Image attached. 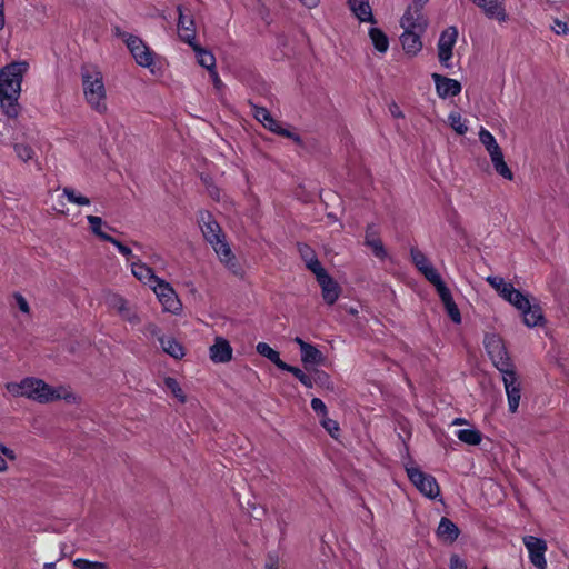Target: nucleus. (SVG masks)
Instances as JSON below:
<instances>
[{"instance_id":"obj_1","label":"nucleus","mask_w":569,"mask_h":569,"mask_svg":"<svg viewBox=\"0 0 569 569\" xmlns=\"http://www.w3.org/2000/svg\"><path fill=\"white\" fill-rule=\"evenodd\" d=\"M27 69V62H13L0 70V107L9 118H17L19 114L18 99Z\"/></svg>"},{"instance_id":"obj_2","label":"nucleus","mask_w":569,"mask_h":569,"mask_svg":"<svg viewBox=\"0 0 569 569\" xmlns=\"http://www.w3.org/2000/svg\"><path fill=\"white\" fill-rule=\"evenodd\" d=\"M199 226L207 242L210 243L220 261L234 274H241V268L237 263L229 243L226 240L220 224L208 211L200 212Z\"/></svg>"},{"instance_id":"obj_3","label":"nucleus","mask_w":569,"mask_h":569,"mask_svg":"<svg viewBox=\"0 0 569 569\" xmlns=\"http://www.w3.org/2000/svg\"><path fill=\"white\" fill-rule=\"evenodd\" d=\"M81 79L87 103L96 112L106 113L108 110L107 91L101 71L94 66H83Z\"/></svg>"},{"instance_id":"obj_4","label":"nucleus","mask_w":569,"mask_h":569,"mask_svg":"<svg viewBox=\"0 0 569 569\" xmlns=\"http://www.w3.org/2000/svg\"><path fill=\"white\" fill-rule=\"evenodd\" d=\"M483 345L493 366L499 372L515 368L500 336L486 333Z\"/></svg>"},{"instance_id":"obj_5","label":"nucleus","mask_w":569,"mask_h":569,"mask_svg":"<svg viewBox=\"0 0 569 569\" xmlns=\"http://www.w3.org/2000/svg\"><path fill=\"white\" fill-rule=\"evenodd\" d=\"M406 472L412 485L427 498L436 499L440 496L439 485L433 476L423 472L417 466H406Z\"/></svg>"},{"instance_id":"obj_6","label":"nucleus","mask_w":569,"mask_h":569,"mask_svg":"<svg viewBox=\"0 0 569 569\" xmlns=\"http://www.w3.org/2000/svg\"><path fill=\"white\" fill-rule=\"evenodd\" d=\"M508 400V409L511 413L517 412L521 399V382L516 369H509L500 372Z\"/></svg>"},{"instance_id":"obj_7","label":"nucleus","mask_w":569,"mask_h":569,"mask_svg":"<svg viewBox=\"0 0 569 569\" xmlns=\"http://www.w3.org/2000/svg\"><path fill=\"white\" fill-rule=\"evenodd\" d=\"M123 37L124 42L136 62L143 68H151L153 66L152 50L136 36L123 33Z\"/></svg>"},{"instance_id":"obj_8","label":"nucleus","mask_w":569,"mask_h":569,"mask_svg":"<svg viewBox=\"0 0 569 569\" xmlns=\"http://www.w3.org/2000/svg\"><path fill=\"white\" fill-rule=\"evenodd\" d=\"M458 30L456 27H448L445 29L438 40V59L439 62L449 68L451 66L450 60L452 57V50L457 42Z\"/></svg>"},{"instance_id":"obj_9","label":"nucleus","mask_w":569,"mask_h":569,"mask_svg":"<svg viewBox=\"0 0 569 569\" xmlns=\"http://www.w3.org/2000/svg\"><path fill=\"white\" fill-rule=\"evenodd\" d=\"M151 289L166 311L176 313L181 309V303L173 288L167 281L159 279Z\"/></svg>"},{"instance_id":"obj_10","label":"nucleus","mask_w":569,"mask_h":569,"mask_svg":"<svg viewBox=\"0 0 569 569\" xmlns=\"http://www.w3.org/2000/svg\"><path fill=\"white\" fill-rule=\"evenodd\" d=\"M522 541L528 550L531 563L538 569H546L547 560L545 553L547 551V542L535 536H525Z\"/></svg>"},{"instance_id":"obj_11","label":"nucleus","mask_w":569,"mask_h":569,"mask_svg":"<svg viewBox=\"0 0 569 569\" xmlns=\"http://www.w3.org/2000/svg\"><path fill=\"white\" fill-rule=\"evenodd\" d=\"M33 393V400H37L41 403H47L59 399H69L71 397V393L68 392V390L63 387L54 389L43 380L36 378Z\"/></svg>"},{"instance_id":"obj_12","label":"nucleus","mask_w":569,"mask_h":569,"mask_svg":"<svg viewBox=\"0 0 569 569\" xmlns=\"http://www.w3.org/2000/svg\"><path fill=\"white\" fill-rule=\"evenodd\" d=\"M400 26L403 30L425 31L427 19L422 14V8L415 4L408 7L400 20Z\"/></svg>"},{"instance_id":"obj_13","label":"nucleus","mask_w":569,"mask_h":569,"mask_svg":"<svg viewBox=\"0 0 569 569\" xmlns=\"http://www.w3.org/2000/svg\"><path fill=\"white\" fill-rule=\"evenodd\" d=\"M317 281L321 287V293L323 300L328 305H333L340 295L339 284L328 274L326 270L316 274Z\"/></svg>"},{"instance_id":"obj_14","label":"nucleus","mask_w":569,"mask_h":569,"mask_svg":"<svg viewBox=\"0 0 569 569\" xmlns=\"http://www.w3.org/2000/svg\"><path fill=\"white\" fill-rule=\"evenodd\" d=\"M432 79L436 84V91L442 99L456 97L461 92V84L455 79L447 78L438 73H433Z\"/></svg>"},{"instance_id":"obj_15","label":"nucleus","mask_w":569,"mask_h":569,"mask_svg":"<svg viewBox=\"0 0 569 569\" xmlns=\"http://www.w3.org/2000/svg\"><path fill=\"white\" fill-rule=\"evenodd\" d=\"M178 31L180 39L189 46L196 43L194 20L191 16L184 14L183 8L178 7Z\"/></svg>"},{"instance_id":"obj_16","label":"nucleus","mask_w":569,"mask_h":569,"mask_svg":"<svg viewBox=\"0 0 569 569\" xmlns=\"http://www.w3.org/2000/svg\"><path fill=\"white\" fill-rule=\"evenodd\" d=\"M232 347L229 341L222 337H217L214 343L209 348L210 359L214 363H226L232 359Z\"/></svg>"},{"instance_id":"obj_17","label":"nucleus","mask_w":569,"mask_h":569,"mask_svg":"<svg viewBox=\"0 0 569 569\" xmlns=\"http://www.w3.org/2000/svg\"><path fill=\"white\" fill-rule=\"evenodd\" d=\"M365 244L372 250L373 254L377 258L385 259L387 257V251L379 237V231L375 224L367 226L365 234Z\"/></svg>"},{"instance_id":"obj_18","label":"nucleus","mask_w":569,"mask_h":569,"mask_svg":"<svg viewBox=\"0 0 569 569\" xmlns=\"http://www.w3.org/2000/svg\"><path fill=\"white\" fill-rule=\"evenodd\" d=\"M425 31L403 30L400 37L402 48L407 54L416 56L422 49L421 34Z\"/></svg>"},{"instance_id":"obj_19","label":"nucleus","mask_w":569,"mask_h":569,"mask_svg":"<svg viewBox=\"0 0 569 569\" xmlns=\"http://www.w3.org/2000/svg\"><path fill=\"white\" fill-rule=\"evenodd\" d=\"M131 272L139 281L148 284L150 288L160 279L150 267L140 260L131 263Z\"/></svg>"},{"instance_id":"obj_20","label":"nucleus","mask_w":569,"mask_h":569,"mask_svg":"<svg viewBox=\"0 0 569 569\" xmlns=\"http://www.w3.org/2000/svg\"><path fill=\"white\" fill-rule=\"evenodd\" d=\"M475 3L483 10L488 18H495L499 21L506 19L503 0H475Z\"/></svg>"},{"instance_id":"obj_21","label":"nucleus","mask_w":569,"mask_h":569,"mask_svg":"<svg viewBox=\"0 0 569 569\" xmlns=\"http://www.w3.org/2000/svg\"><path fill=\"white\" fill-rule=\"evenodd\" d=\"M348 4L350 10L361 22H376L369 0H348Z\"/></svg>"},{"instance_id":"obj_22","label":"nucleus","mask_w":569,"mask_h":569,"mask_svg":"<svg viewBox=\"0 0 569 569\" xmlns=\"http://www.w3.org/2000/svg\"><path fill=\"white\" fill-rule=\"evenodd\" d=\"M298 251L301 259L305 261L306 267L315 273V276L325 270L315 251L308 244L299 243Z\"/></svg>"},{"instance_id":"obj_23","label":"nucleus","mask_w":569,"mask_h":569,"mask_svg":"<svg viewBox=\"0 0 569 569\" xmlns=\"http://www.w3.org/2000/svg\"><path fill=\"white\" fill-rule=\"evenodd\" d=\"M459 532V528L450 519L441 518L437 533L442 540L451 543L457 540Z\"/></svg>"},{"instance_id":"obj_24","label":"nucleus","mask_w":569,"mask_h":569,"mask_svg":"<svg viewBox=\"0 0 569 569\" xmlns=\"http://www.w3.org/2000/svg\"><path fill=\"white\" fill-rule=\"evenodd\" d=\"M159 342L163 351L174 359H181L184 356L183 347L172 337H159Z\"/></svg>"},{"instance_id":"obj_25","label":"nucleus","mask_w":569,"mask_h":569,"mask_svg":"<svg viewBox=\"0 0 569 569\" xmlns=\"http://www.w3.org/2000/svg\"><path fill=\"white\" fill-rule=\"evenodd\" d=\"M439 297L447 310V313L448 316L450 317V319L455 322V323H460L461 322V315H460V311L457 307V305L455 303L453 299H452V296H451V292L450 290H446L441 293H439Z\"/></svg>"},{"instance_id":"obj_26","label":"nucleus","mask_w":569,"mask_h":569,"mask_svg":"<svg viewBox=\"0 0 569 569\" xmlns=\"http://www.w3.org/2000/svg\"><path fill=\"white\" fill-rule=\"evenodd\" d=\"M479 140L485 146L486 150L490 154V159L501 153V148L496 141V138L485 128L479 131Z\"/></svg>"},{"instance_id":"obj_27","label":"nucleus","mask_w":569,"mask_h":569,"mask_svg":"<svg viewBox=\"0 0 569 569\" xmlns=\"http://www.w3.org/2000/svg\"><path fill=\"white\" fill-rule=\"evenodd\" d=\"M190 47L196 52L197 58H198V62H199L200 66H202L203 68L208 69L210 72H211V70H216L214 69V67H216V58H214V56L210 51H207L206 49L200 47L198 43H193Z\"/></svg>"},{"instance_id":"obj_28","label":"nucleus","mask_w":569,"mask_h":569,"mask_svg":"<svg viewBox=\"0 0 569 569\" xmlns=\"http://www.w3.org/2000/svg\"><path fill=\"white\" fill-rule=\"evenodd\" d=\"M522 311L523 316V322L528 327H536L538 325H541L543 321V316L540 307L538 306H531L529 302L528 309H520Z\"/></svg>"},{"instance_id":"obj_29","label":"nucleus","mask_w":569,"mask_h":569,"mask_svg":"<svg viewBox=\"0 0 569 569\" xmlns=\"http://www.w3.org/2000/svg\"><path fill=\"white\" fill-rule=\"evenodd\" d=\"M301 360L305 365H321L325 357L317 347L309 343L301 351Z\"/></svg>"},{"instance_id":"obj_30","label":"nucleus","mask_w":569,"mask_h":569,"mask_svg":"<svg viewBox=\"0 0 569 569\" xmlns=\"http://www.w3.org/2000/svg\"><path fill=\"white\" fill-rule=\"evenodd\" d=\"M262 126L264 128H267L268 130H270L271 132H274L279 136L292 139L298 144H301V142H302L301 138L298 134L290 132L289 130L282 128L280 122H278L276 119H273L272 116Z\"/></svg>"},{"instance_id":"obj_31","label":"nucleus","mask_w":569,"mask_h":569,"mask_svg":"<svg viewBox=\"0 0 569 569\" xmlns=\"http://www.w3.org/2000/svg\"><path fill=\"white\" fill-rule=\"evenodd\" d=\"M369 37L372 44L379 52L385 53L388 50L389 39L381 29L375 27L370 28Z\"/></svg>"},{"instance_id":"obj_32","label":"nucleus","mask_w":569,"mask_h":569,"mask_svg":"<svg viewBox=\"0 0 569 569\" xmlns=\"http://www.w3.org/2000/svg\"><path fill=\"white\" fill-rule=\"evenodd\" d=\"M257 352L261 355L262 357H266L269 359L272 363H274L279 369H282L283 366H286V362H283L280 359L279 352L272 349L268 343L266 342H259L256 347Z\"/></svg>"},{"instance_id":"obj_33","label":"nucleus","mask_w":569,"mask_h":569,"mask_svg":"<svg viewBox=\"0 0 569 569\" xmlns=\"http://www.w3.org/2000/svg\"><path fill=\"white\" fill-rule=\"evenodd\" d=\"M457 438L470 446H477L482 440V435L479 430L472 429H460L456 432Z\"/></svg>"},{"instance_id":"obj_34","label":"nucleus","mask_w":569,"mask_h":569,"mask_svg":"<svg viewBox=\"0 0 569 569\" xmlns=\"http://www.w3.org/2000/svg\"><path fill=\"white\" fill-rule=\"evenodd\" d=\"M421 273L426 277V279L429 282H431L436 287L438 295L448 290L447 286L442 281L440 274L432 266L427 268V270H423Z\"/></svg>"},{"instance_id":"obj_35","label":"nucleus","mask_w":569,"mask_h":569,"mask_svg":"<svg viewBox=\"0 0 569 569\" xmlns=\"http://www.w3.org/2000/svg\"><path fill=\"white\" fill-rule=\"evenodd\" d=\"M491 162H492L497 173H499L501 177H503L507 180L513 179V174H512L511 170L509 169V167L507 166V163L503 159L502 152L492 157Z\"/></svg>"},{"instance_id":"obj_36","label":"nucleus","mask_w":569,"mask_h":569,"mask_svg":"<svg viewBox=\"0 0 569 569\" xmlns=\"http://www.w3.org/2000/svg\"><path fill=\"white\" fill-rule=\"evenodd\" d=\"M448 122L449 126L458 133V134H465L468 131L467 121L462 119L461 114L459 112H451L448 116Z\"/></svg>"},{"instance_id":"obj_37","label":"nucleus","mask_w":569,"mask_h":569,"mask_svg":"<svg viewBox=\"0 0 569 569\" xmlns=\"http://www.w3.org/2000/svg\"><path fill=\"white\" fill-rule=\"evenodd\" d=\"M63 196L70 201L71 203L78 204V206H89L90 199L77 193L74 189L70 187H66L62 190Z\"/></svg>"},{"instance_id":"obj_38","label":"nucleus","mask_w":569,"mask_h":569,"mask_svg":"<svg viewBox=\"0 0 569 569\" xmlns=\"http://www.w3.org/2000/svg\"><path fill=\"white\" fill-rule=\"evenodd\" d=\"M410 256L413 264L417 267V269L422 272L423 270H427L431 264L428 261V258L425 256L423 252H421L417 248H411Z\"/></svg>"},{"instance_id":"obj_39","label":"nucleus","mask_w":569,"mask_h":569,"mask_svg":"<svg viewBox=\"0 0 569 569\" xmlns=\"http://www.w3.org/2000/svg\"><path fill=\"white\" fill-rule=\"evenodd\" d=\"M281 370L291 372L307 388H311L313 386V381H312L311 377L306 375L301 369H299L297 367L286 363V366H283V368Z\"/></svg>"},{"instance_id":"obj_40","label":"nucleus","mask_w":569,"mask_h":569,"mask_svg":"<svg viewBox=\"0 0 569 569\" xmlns=\"http://www.w3.org/2000/svg\"><path fill=\"white\" fill-rule=\"evenodd\" d=\"M87 220L90 224L91 231L99 237L101 240L106 241V238H111V236L107 234L102 231L101 227L103 224V221L98 216H87Z\"/></svg>"},{"instance_id":"obj_41","label":"nucleus","mask_w":569,"mask_h":569,"mask_svg":"<svg viewBox=\"0 0 569 569\" xmlns=\"http://www.w3.org/2000/svg\"><path fill=\"white\" fill-rule=\"evenodd\" d=\"M72 563L76 569H109L106 562L91 561L83 558H77Z\"/></svg>"},{"instance_id":"obj_42","label":"nucleus","mask_w":569,"mask_h":569,"mask_svg":"<svg viewBox=\"0 0 569 569\" xmlns=\"http://www.w3.org/2000/svg\"><path fill=\"white\" fill-rule=\"evenodd\" d=\"M507 301L519 310L528 309L530 302L528 297L517 289H513L512 295L510 296V298L507 299Z\"/></svg>"},{"instance_id":"obj_43","label":"nucleus","mask_w":569,"mask_h":569,"mask_svg":"<svg viewBox=\"0 0 569 569\" xmlns=\"http://www.w3.org/2000/svg\"><path fill=\"white\" fill-rule=\"evenodd\" d=\"M164 386L168 390H170L172 392V395L180 401V402H186V396L182 391V389L180 388L178 381L172 378V377H167L164 379Z\"/></svg>"},{"instance_id":"obj_44","label":"nucleus","mask_w":569,"mask_h":569,"mask_svg":"<svg viewBox=\"0 0 569 569\" xmlns=\"http://www.w3.org/2000/svg\"><path fill=\"white\" fill-rule=\"evenodd\" d=\"M119 316L132 326L141 323L142 320L138 310L130 305Z\"/></svg>"},{"instance_id":"obj_45","label":"nucleus","mask_w":569,"mask_h":569,"mask_svg":"<svg viewBox=\"0 0 569 569\" xmlns=\"http://www.w3.org/2000/svg\"><path fill=\"white\" fill-rule=\"evenodd\" d=\"M108 305L110 308L114 309L118 315H120L128 306V301L119 296V295H112L108 298Z\"/></svg>"},{"instance_id":"obj_46","label":"nucleus","mask_w":569,"mask_h":569,"mask_svg":"<svg viewBox=\"0 0 569 569\" xmlns=\"http://www.w3.org/2000/svg\"><path fill=\"white\" fill-rule=\"evenodd\" d=\"M14 151L17 156L24 162L31 160L34 156L33 149L30 146L23 143L14 144Z\"/></svg>"},{"instance_id":"obj_47","label":"nucleus","mask_w":569,"mask_h":569,"mask_svg":"<svg viewBox=\"0 0 569 569\" xmlns=\"http://www.w3.org/2000/svg\"><path fill=\"white\" fill-rule=\"evenodd\" d=\"M320 422H321V426L328 431V433L332 438H338L340 428H339V423L336 420L330 419L328 416H326L321 419Z\"/></svg>"},{"instance_id":"obj_48","label":"nucleus","mask_w":569,"mask_h":569,"mask_svg":"<svg viewBox=\"0 0 569 569\" xmlns=\"http://www.w3.org/2000/svg\"><path fill=\"white\" fill-rule=\"evenodd\" d=\"M106 241L112 243L118 249V251L122 256H124L127 259L133 258L132 250L128 246H126L122 242H120L119 240H117L116 238H113V237L106 238Z\"/></svg>"},{"instance_id":"obj_49","label":"nucleus","mask_w":569,"mask_h":569,"mask_svg":"<svg viewBox=\"0 0 569 569\" xmlns=\"http://www.w3.org/2000/svg\"><path fill=\"white\" fill-rule=\"evenodd\" d=\"M34 378H26L22 380V397L33 399Z\"/></svg>"},{"instance_id":"obj_50","label":"nucleus","mask_w":569,"mask_h":569,"mask_svg":"<svg viewBox=\"0 0 569 569\" xmlns=\"http://www.w3.org/2000/svg\"><path fill=\"white\" fill-rule=\"evenodd\" d=\"M252 110L254 118L262 124L271 117V113L263 107L252 104Z\"/></svg>"},{"instance_id":"obj_51","label":"nucleus","mask_w":569,"mask_h":569,"mask_svg":"<svg viewBox=\"0 0 569 569\" xmlns=\"http://www.w3.org/2000/svg\"><path fill=\"white\" fill-rule=\"evenodd\" d=\"M311 408L316 413L320 415L322 418L326 417L328 413L325 402L319 398H313L311 400Z\"/></svg>"},{"instance_id":"obj_52","label":"nucleus","mask_w":569,"mask_h":569,"mask_svg":"<svg viewBox=\"0 0 569 569\" xmlns=\"http://www.w3.org/2000/svg\"><path fill=\"white\" fill-rule=\"evenodd\" d=\"M486 281L497 291L501 290V287L506 286L507 281L503 278L498 276H489Z\"/></svg>"},{"instance_id":"obj_53","label":"nucleus","mask_w":569,"mask_h":569,"mask_svg":"<svg viewBox=\"0 0 569 569\" xmlns=\"http://www.w3.org/2000/svg\"><path fill=\"white\" fill-rule=\"evenodd\" d=\"M6 388L13 397H22V381L19 383L9 382Z\"/></svg>"},{"instance_id":"obj_54","label":"nucleus","mask_w":569,"mask_h":569,"mask_svg":"<svg viewBox=\"0 0 569 569\" xmlns=\"http://www.w3.org/2000/svg\"><path fill=\"white\" fill-rule=\"evenodd\" d=\"M551 29L557 34H567V32H568L567 23L561 20H555L553 23L551 24Z\"/></svg>"},{"instance_id":"obj_55","label":"nucleus","mask_w":569,"mask_h":569,"mask_svg":"<svg viewBox=\"0 0 569 569\" xmlns=\"http://www.w3.org/2000/svg\"><path fill=\"white\" fill-rule=\"evenodd\" d=\"M450 569H467V565L459 556L452 555L450 557Z\"/></svg>"},{"instance_id":"obj_56","label":"nucleus","mask_w":569,"mask_h":569,"mask_svg":"<svg viewBox=\"0 0 569 569\" xmlns=\"http://www.w3.org/2000/svg\"><path fill=\"white\" fill-rule=\"evenodd\" d=\"M14 298H16V301H17V305H18L19 309L23 313H29L30 312V307H29V303L26 300V298L23 296L19 295V293L14 295Z\"/></svg>"},{"instance_id":"obj_57","label":"nucleus","mask_w":569,"mask_h":569,"mask_svg":"<svg viewBox=\"0 0 569 569\" xmlns=\"http://www.w3.org/2000/svg\"><path fill=\"white\" fill-rule=\"evenodd\" d=\"M513 289L515 287L512 286V283L507 282L506 286L501 287V290L498 293L500 297L507 300L512 295Z\"/></svg>"},{"instance_id":"obj_58","label":"nucleus","mask_w":569,"mask_h":569,"mask_svg":"<svg viewBox=\"0 0 569 569\" xmlns=\"http://www.w3.org/2000/svg\"><path fill=\"white\" fill-rule=\"evenodd\" d=\"M389 112L393 118H403V113L400 107L396 102H391L389 104Z\"/></svg>"},{"instance_id":"obj_59","label":"nucleus","mask_w":569,"mask_h":569,"mask_svg":"<svg viewBox=\"0 0 569 569\" xmlns=\"http://www.w3.org/2000/svg\"><path fill=\"white\" fill-rule=\"evenodd\" d=\"M144 333H149L151 336H159L160 333V329L158 328L157 325L150 322L148 323L146 327H144V330H143Z\"/></svg>"},{"instance_id":"obj_60","label":"nucleus","mask_w":569,"mask_h":569,"mask_svg":"<svg viewBox=\"0 0 569 569\" xmlns=\"http://www.w3.org/2000/svg\"><path fill=\"white\" fill-rule=\"evenodd\" d=\"M0 453L1 456L7 457L9 460H16L14 452L4 445H0Z\"/></svg>"},{"instance_id":"obj_61","label":"nucleus","mask_w":569,"mask_h":569,"mask_svg":"<svg viewBox=\"0 0 569 569\" xmlns=\"http://www.w3.org/2000/svg\"><path fill=\"white\" fill-rule=\"evenodd\" d=\"M210 76H211V79H212V82H213L214 87H216L217 89H220V88H221V86H222V81H221V79L219 78V76H218L217 71H216V70H211Z\"/></svg>"},{"instance_id":"obj_62","label":"nucleus","mask_w":569,"mask_h":569,"mask_svg":"<svg viewBox=\"0 0 569 569\" xmlns=\"http://www.w3.org/2000/svg\"><path fill=\"white\" fill-rule=\"evenodd\" d=\"M305 7L311 9V8H316L320 0H299Z\"/></svg>"},{"instance_id":"obj_63","label":"nucleus","mask_w":569,"mask_h":569,"mask_svg":"<svg viewBox=\"0 0 569 569\" xmlns=\"http://www.w3.org/2000/svg\"><path fill=\"white\" fill-rule=\"evenodd\" d=\"M266 569H279L277 565V559L273 557H269V561L266 565Z\"/></svg>"},{"instance_id":"obj_64","label":"nucleus","mask_w":569,"mask_h":569,"mask_svg":"<svg viewBox=\"0 0 569 569\" xmlns=\"http://www.w3.org/2000/svg\"><path fill=\"white\" fill-rule=\"evenodd\" d=\"M293 341L300 347V350L302 351L305 347H307L309 343L303 341L300 337H296Z\"/></svg>"}]
</instances>
